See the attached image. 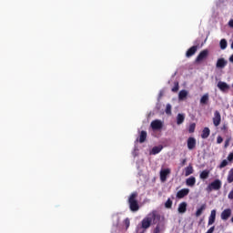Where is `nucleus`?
I'll use <instances>...</instances> for the list:
<instances>
[{"instance_id": "f257e3e1", "label": "nucleus", "mask_w": 233, "mask_h": 233, "mask_svg": "<svg viewBox=\"0 0 233 233\" xmlns=\"http://www.w3.org/2000/svg\"><path fill=\"white\" fill-rule=\"evenodd\" d=\"M156 219H159V215L156 214V212H152L141 220L140 224H138L139 228L147 232L148 228L152 227V221Z\"/></svg>"}, {"instance_id": "f03ea898", "label": "nucleus", "mask_w": 233, "mask_h": 233, "mask_svg": "<svg viewBox=\"0 0 233 233\" xmlns=\"http://www.w3.org/2000/svg\"><path fill=\"white\" fill-rule=\"evenodd\" d=\"M137 191H134L128 197L127 203L131 212H137V210H139V201H137Z\"/></svg>"}, {"instance_id": "7ed1b4c3", "label": "nucleus", "mask_w": 233, "mask_h": 233, "mask_svg": "<svg viewBox=\"0 0 233 233\" xmlns=\"http://www.w3.org/2000/svg\"><path fill=\"white\" fill-rule=\"evenodd\" d=\"M152 130H161L163 128V122L159 119L153 120L150 124Z\"/></svg>"}, {"instance_id": "20e7f679", "label": "nucleus", "mask_w": 233, "mask_h": 233, "mask_svg": "<svg viewBox=\"0 0 233 233\" xmlns=\"http://www.w3.org/2000/svg\"><path fill=\"white\" fill-rule=\"evenodd\" d=\"M208 57V49L202 50L196 58V63H201V61L207 59Z\"/></svg>"}, {"instance_id": "39448f33", "label": "nucleus", "mask_w": 233, "mask_h": 233, "mask_svg": "<svg viewBox=\"0 0 233 233\" xmlns=\"http://www.w3.org/2000/svg\"><path fill=\"white\" fill-rule=\"evenodd\" d=\"M213 125L214 127H219L221 125V114L219 111H215L214 113Z\"/></svg>"}, {"instance_id": "423d86ee", "label": "nucleus", "mask_w": 233, "mask_h": 233, "mask_svg": "<svg viewBox=\"0 0 233 233\" xmlns=\"http://www.w3.org/2000/svg\"><path fill=\"white\" fill-rule=\"evenodd\" d=\"M208 188H210L211 190H219V188H221V180H214L209 184Z\"/></svg>"}, {"instance_id": "0eeeda50", "label": "nucleus", "mask_w": 233, "mask_h": 233, "mask_svg": "<svg viewBox=\"0 0 233 233\" xmlns=\"http://www.w3.org/2000/svg\"><path fill=\"white\" fill-rule=\"evenodd\" d=\"M217 86L218 88H219L221 92H228V90H230V86H228V84L223 81H219Z\"/></svg>"}, {"instance_id": "6e6552de", "label": "nucleus", "mask_w": 233, "mask_h": 233, "mask_svg": "<svg viewBox=\"0 0 233 233\" xmlns=\"http://www.w3.org/2000/svg\"><path fill=\"white\" fill-rule=\"evenodd\" d=\"M230 216H232V209L227 208L221 212L220 218L223 219V221H227Z\"/></svg>"}, {"instance_id": "1a4fd4ad", "label": "nucleus", "mask_w": 233, "mask_h": 233, "mask_svg": "<svg viewBox=\"0 0 233 233\" xmlns=\"http://www.w3.org/2000/svg\"><path fill=\"white\" fill-rule=\"evenodd\" d=\"M187 194H190V189L188 188H183L177 191V199H183V198H186Z\"/></svg>"}, {"instance_id": "9d476101", "label": "nucleus", "mask_w": 233, "mask_h": 233, "mask_svg": "<svg viewBox=\"0 0 233 233\" xmlns=\"http://www.w3.org/2000/svg\"><path fill=\"white\" fill-rule=\"evenodd\" d=\"M170 174V168H165L160 171V180L162 183H165L167 181V177Z\"/></svg>"}, {"instance_id": "9b49d317", "label": "nucleus", "mask_w": 233, "mask_h": 233, "mask_svg": "<svg viewBox=\"0 0 233 233\" xmlns=\"http://www.w3.org/2000/svg\"><path fill=\"white\" fill-rule=\"evenodd\" d=\"M228 64V62L225 58H218L217 60L216 67L223 69Z\"/></svg>"}, {"instance_id": "f8f14e48", "label": "nucleus", "mask_w": 233, "mask_h": 233, "mask_svg": "<svg viewBox=\"0 0 233 233\" xmlns=\"http://www.w3.org/2000/svg\"><path fill=\"white\" fill-rule=\"evenodd\" d=\"M187 148L188 150H194L196 148V138L192 137L187 138Z\"/></svg>"}, {"instance_id": "ddd939ff", "label": "nucleus", "mask_w": 233, "mask_h": 233, "mask_svg": "<svg viewBox=\"0 0 233 233\" xmlns=\"http://www.w3.org/2000/svg\"><path fill=\"white\" fill-rule=\"evenodd\" d=\"M198 52V46H191L187 52H186V57H192L194 54Z\"/></svg>"}, {"instance_id": "4468645a", "label": "nucleus", "mask_w": 233, "mask_h": 233, "mask_svg": "<svg viewBox=\"0 0 233 233\" xmlns=\"http://www.w3.org/2000/svg\"><path fill=\"white\" fill-rule=\"evenodd\" d=\"M205 210H207V204H202L199 208H198L195 213L196 218H199V216H201Z\"/></svg>"}, {"instance_id": "2eb2a0df", "label": "nucleus", "mask_w": 233, "mask_h": 233, "mask_svg": "<svg viewBox=\"0 0 233 233\" xmlns=\"http://www.w3.org/2000/svg\"><path fill=\"white\" fill-rule=\"evenodd\" d=\"M187 202H181L178 205V208H177L178 214H185V212H187Z\"/></svg>"}, {"instance_id": "dca6fc26", "label": "nucleus", "mask_w": 233, "mask_h": 233, "mask_svg": "<svg viewBox=\"0 0 233 233\" xmlns=\"http://www.w3.org/2000/svg\"><path fill=\"white\" fill-rule=\"evenodd\" d=\"M216 222V209H212L210 216L208 218V225H214V223Z\"/></svg>"}, {"instance_id": "f3484780", "label": "nucleus", "mask_w": 233, "mask_h": 233, "mask_svg": "<svg viewBox=\"0 0 233 233\" xmlns=\"http://www.w3.org/2000/svg\"><path fill=\"white\" fill-rule=\"evenodd\" d=\"M192 174H194V167H192V164H189L188 167H185V176L188 177Z\"/></svg>"}, {"instance_id": "a211bd4d", "label": "nucleus", "mask_w": 233, "mask_h": 233, "mask_svg": "<svg viewBox=\"0 0 233 233\" xmlns=\"http://www.w3.org/2000/svg\"><path fill=\"white\" fill-rule=\"evenodd\" d=\"M186 185L187 187H194L196 185V177L191 176L188 178H187Z\"/></svg>"}, {"instance_id": "6ab92c4d", "label": "nucleus", "mask_w": 233, "mask_h": 233, "mask_svg": "<svg viewBox=\"0 0 233 233\" xmlns=\"http://www.w3.org/2000/svg\"><path fill=\"white\" fill-rule=\"evenodd\" d=\"M210 176V170L205 169L199 174V177L203 180L208 179V177Z\"/></svg>"}, {"instance_id": "aec40b11", "label": "nucleus", "mask_w": 233, "mask_h": 233, "mask_svg": "<svg viewBox=\"0 0 233 233\" xmlns=\"http://www.w3.org/2000/svg\"><path fill=\"white\" fill-rule=\"evenodd\" d=\"M210 136V128L208 127H204L202 130L201 137L202 139H207Z\"/></svg>"}, {"instance_id": "412c9836", "label": "nucleus", "mask_w": 233, "mask_h": 233, "mask_svg": "<svg viewBox=\"0 0 233 233\" xmlns=\"http://www.w3.org/2000/svg\"><path fill=\"white\" fill-rule=\"evenodd\" d=\"M147 131H141L139 135L138 143H145L147 141Z\"/></svg>"}, {"instance_id": "4be33fe9", "label": "nucleus", "mask_w": 233, "mask_h": 233, "mask_svg": "<svg viewBox=\"0 0 233 233\" xmlns=\"http://www.w3.org/2000/svg\"><path fill=\"white\" fill-rule=\"evenodd\" d=\"M185 123V115L179 113L177 116V125H183Z\"/></svg>"}, {"instance_id": "5701e85b", "label": "nucleus", "mask_w": 233, "mask_h": 233, "mask_svg": "<svg viewBox=\"0 0 233 233\" xmlns=\"http://www.w3.org/2000/svg\"><path fill=\"white\" fill-rule=\"evenodd\" d=\"M161 150H163V146L154 147L151 150V154H153V156H156V154H159Z\"/></svg>"}, {"instance_id": "b1692460", "label": "nucleus", "mask_w": 233, "mask_h": 233, "mask_svg": "<svg viewBox=\"0 0 233 233\" xmlns=\"http://www.w3.org/2000/svg\"><path fill=\"white\" fill-rule=\"evenodd\" d=\"M208 103V94H205L201 98H200V105H207Z\"/></svg>"}, {"instance_id": "393cba45", "label": "nucleus", "mask_w": 233, "mask_h": 233, "mask_svg": "<svg viewBox=\"0 0 233 233\" xmlns=\"http://www.w3.org/2000/svg\"><path fill=\"white\" fill-rule=\"evenodd\" d=\"M187 96H188V93L187 92V90H181L178 94V99H185Z\"/></svg>"}, {"instance_id": "a878e982", "label": "nucleus", "mask_w": 233, "mask_h": 233, "mask_svg": "<svg viewBox=\"0 0 233 233\" xmlns=\"http://www.w3.org/2000/svg\"><path fill=\"white\" fill-rule=\"evenodd\" d=\"M228 183H233V168L228 171Z\"/></svg>"}, {"instance_id": "bb28decb", "label": "nucleus", "mask_w": 233, "mask_h": 233, "mask_svg": "<svg viewBox=\"0 0 233 233\" xmlns=\"http://www.w3.org/2000/svg\"><path fill=\"white\" fill-rule=\"evenodd\" d=\"M196 131V123H192L189 125L188 132L189 134H194Z\"/></svg>"}, {"instance_id": "cd10ccee", "label": "nucleus", "mask_w": 233, "mask_h": 233, "mask_svg": "<svg viewBox=\"0 0 233 233\" xmlns=\"http://www.w3.org/2000/svg\"><path fill=\"white\" fill-rule=\"evenodd\" d=\"M220 48L221 50H225V48H227V40L226 39H221L220 40Z\"/></svg>"}, {"instance_id": "c85d7f7f", "label": "nucleus", "mask_w": 233, "mask_h": 233, "mask_svg": "<svg viewBox=\"0 0 233 233\" xmlns=\"http://www.w3.org/2000/svg\"><path fill=\"white\" fill-rule=\"evenodd\" d=\"M166 114H167V116L172 114V106L170 104H167L166 106Z\"/></svg>"}, {"instance_id": "c756f323", "label": "nucleus", "mask_w": 233, "mask_h": 233, "mask_svg": "<svg viewBox=\"0 0 233 233\" xmlns=\"http://www.w3.org/2000/svg\"><path fill=\"white\" fill-rule=\"evenodd\" d=\"M124 225H125V227H126V230H128V228H130V218H126L125 220H124Z\"/></svg>"}, {"instance_id": "7c9ffc66", "label": "nucleus", "mask_w": 233, "mask_h": 233, "mask_svg": "<svg viewBox=\"0 0 233 233\" xmlns=\"http://www.w3.org/2000/svg\"><path fill=\"white\" fill-rule=\"evenodd\" d=\"M171 90L172 92H177L179 90V82H175Z\"/></svg>"}, {"instance_id": "2f4dec72", "label": "nucleus", "mask_w": 233, "mask_h": 233, "mask_svg": "<svg viewBox=\"0 0 233 233\" xmlns=\"http://www.w3.org/2000/svg\"><path fill=\"white\" fill-rule=\"evenodd\" d=\"M166 208H172V199L167 198V200L165 203Z\"/></svg>"}, {"instance_id": "473e14b6", "label": "nucleus", "mask_w": 233, "mask_h": 233, "mask_svg": "<svg viewBox=\"0 0 233 233\" xmlns=\"http://www.w3.org/2000/svg\"><path fill=\"white\" fill-rule=\"evenodd\" d=\"M147 232L145 229H142V228L138 226H137L136 229H135V233H145Z\"/></svg>"}, {"instance_id": "72a5a7b5", "label": "nucleus", "mask_w": 233, "mask_h": 233, "mask_svg": "<svg viewBox=\"0 0 233 233\" xmlns=\"http://www.w3.org/2000/svg\"><path fill=\"white\" fill-rule=\"evenodd\" d=\"M227 165H228V161H227V159H224L220 165H219V168H225V167H227Z\"/></svg>"}, {"instance_id": "f704fd0d", "label": "nucleus", "mask_w": 233, "mask_h": 233, "mask_svg": "<svg viewBox=\"0 0 233 233\" xmlns=\"http://www.w3.org/2000/svg\"><path fill=\"white\" fill-rule=\"evenodd\" d=\"M221 130H222V132H224V134H227L228 132V126H227V124H224L221 127Z\"/></svg>"}, {"instance_id": "c9c22d12", "label": "nucleus", "mask_w": 233, "mask_h": 233, "mask_svg": "<svg viewBox=\"0 0 233 233\" xmlns=\"http://www.w3.org/2000/svg\"><path fill=\"white\" fill-rule=\"evenodd\" d=\"M161 232V227H159V225H157V227L155 228L153 233H159Z\"/></svg>"}, {"instance_id": "e433bc0d", "label": "nucleus", "mask_w": 233, "mask_h": 233, "mask_svg": "<svg viewBox=\"0 0 233 233\" xmlns=\"http://www.w3.org/2000/svg\"><path fill=\"white\" fill-rule=\"evenodd\" d=\"M217 143H218V145H221V143H223V137H222L221 136H218V137H217Z\"/></svg>"}, {"instance_id": "4c0bfd02", "label": "nucleus", "mask_w": 233, "mask_h": 233, "mask_svg": "<svg viewBox=\"0 0 233 233\" xmlns=\"http://www.w3.org/2000/svg\"><path fill=\"white\" fill-rule=\"evenodd\" d=\"M228 161H229L230 163H232L233 161V152L229 153L228 156Z\"/></svg>"}, {"instance_id": "58836bf2", "label": "nucleus", "mask_w": 233, "mask_h": 233, "mask_svg": "<svg viewBox=\"0 0 233 233\" xmlns=\"http://www.w3.org/2000/svg\"><path fill=\"white\" fill-rule=\"evenodd\" d=\"M230 145V138L226 139L224 148H228V147Z\"/></svg>"}, {"instance_id": "ea45409f", "label": "nucleus", "mask_w": 233, "mask_h": 233, "mask_svg": "<svg viewBox=\"0 0 233 233\" xmlns=\"http://www.w3.org/2000/svg\"><path fill=\"white\" fill-rule=\"evenodd\" d=\"M214 227H211L206 233H214Z\"/></svg>"}, {"instance_id": "a19ab883", "label": "nucleus", "mask_w": 233, "mask_h": 233, "mask_svg": "<svg viewBox=\"0 0 233 233\" xmlns=\"http://www.w3.org/2000/svg\"><path fill=\"white\" fill-rule=\"evenodd\" d=\"M228 26H230V28H233V19L228 21Z\"/></svg>"}, {"instance_id": "79ce46f5", "label": "nucleus", "mask_w": 233, "mask_h": 233, "mask_svg": "<svg viewBox=\"0 0 233 233\" xmlns=\"http://www.w3.org/2000/svg\"><path fill=\"white\" fill-rule=\"evenodd\" d=\"M186 163H187V158H184V159L182 160V162H181L182 167H184V165H186Z\"/></svg>"}, {"instance_id": "37998d69", "label": "nucleus", "mask_w": 233, "mask_h": 233, "mask_svg": "<svg viewBox=\"0 0 233 233\" xmlns=\"http://www.w3.org/2000/svg\"><path fill=\"white\" fill-rule=\"evenodd\" d=\"M229 62L230 63H233V54L230 56V57H229Z\"/></svg>"}]
</instances>
